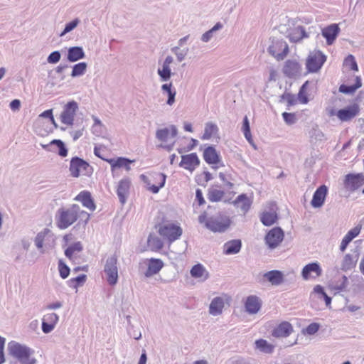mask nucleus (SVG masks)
<instances>
[{"mask_svg": "<svg viewBox=\"0 0 364 364\" xmlns=\"http://www.w3.org/2000/svg\"><path fill=\"white\" fill-rule=\"evenodd\" d=\"M360 112V107L357 103H354L337 112V117L342 122H348Z\"/></svg>", "mask_w": 364, "mask_h": 364, "instance_id": "obj_16", "label": "nucleus"}, {"mask_svg": "<svg viewBox=\"0 0 364 364\" xmlns=\"http://www.w3.org/2000/svg\"><path fill=\"white\" fill-rule=\"evenodd\" d=\"M242 247L240 240H232L226 242L223 245V253L228 255L238 253Z\"/></svg>", "mask_w": 364, "mask_h": 364, "instance_id": "obj_33", "label": "nucleus"}, {"mask_svg": "<svg viewBox=\"0 0 364 364\" xmlns=\"http://www.w3.org/2000/svg\"><path fill=\"white\" fill-rule=\"evenodd\" d=\"M104 272L106 276L107 283L111 285H115L118 282V267L117 257L116 255L109 257L104 266Z\"/></svg>", "mask_w": 364, "mask_h": 364, "instance_id": "obj_5", "label": "nucleus"}, {"mask_svg": "<svg viewBox=\"0 0 364 364\" xmlns=\"http://www.w3.org/2000/svg\"><path fill=\"white\" fill-rule=\"evenodd\" d=\"M218 132V126L212 122H208L205 125L204 132L201 137L203 140H208Z\"/></svg>", "mask_w": 364, "mask_h": 364, "instance_id": "obj_40", "label": "nucleus"}, {"mask_svg": "<svg viewBox=\"0 0 364 364\" xmlns=\"http://www.w3.org/2000/svg\"><path fill=\"white\" fill-rule=\"evenodd\" d=\"M220 179L224 183V187L228 189V190H230L233 188L234 186V184L230 182L226 177L225 174H224L223 173H219V175H218Z\"/></svg>", "mask_w": 364, "mask_h": 364, "instance_id": "obj_61", "label": "nucleus"}, {"mask_svg": "<svg viewBox=\"0 0 364 364\" xmlns=\"http://www.w3.org/2000/svg\"><path fill=\"white\" fill-rule=\"evenodd\" d=\"M79 205L73 204L68 208H59L55 215L56 226L60 230H65L72 225L77 220Z\"/></svg>", "mask_w": 364, "mask_h": 364, "instance_id": "obj_3", "label": "nucleus"}, {"mask_svg": "<svg viewBox=\"0 0 364 364\" xmlns=\"http://www.w3.org/2000/svg\"><path fill=\"white\" fill-rule=\"evenodd\" d=\"M360 230H361V227L360 225H357L355 228L350 230L347 232L346 236L347 237H348L350 240H353L355 237H356L359 235Z\"/></svg>", "mask_w": 364, "mask_h": 364, "instance_id": "obj_60", "label": "nucleus"}, {"mask_svg": "<svg viewBox=\"0 0 364 364\" xmlns=\"http://www.w3.org/2000/svg\"><path fill=\"white\" fill-rule=\"evenodd\" d=\"M140 178L147 186V189L153 193H158L161 188H163L166 183V175L163 173H156L154 175V178L156 182L159 183L156 185H151L149 178L144 174L141 175Z\"/></svg>", "mask_w": 364, "mask_h": 364, "instance_id": "obj_15", "label": "nucleus"}, {"mask_svg": "<svg viewBox=\"0 0 364 364\" xmlns=\"http://www.w3.org/2000/svg\"><path fill=\"white\" fill-rule=\"evenodd\" d=\"M58 269L61 278L66 279L69 276L70 272V268L62 260H59L58 262Z\"/></svg>", "mask_w": 364, "mask_h": 364, "instance_id": "obj_52", "label": "nucleus"}, {"mask_svg": "<svg viewBox=\"0 0 364 364\" xmlns=\"http://www.w3.org/2000/svg\"><path fill=\"white\" fill-rule=\"evenodd\" d=\"M340 32V28L336 23L331 24L322 29L321 34L326 38L328 45H332Z\"/></svg>", "mask_w": 364, "mask_h": 364, "instance_id": "obj_22", "label": "nucleus"}, {"mask_svg": "<svg viewBox=\"0 0 364 364\" xmlns=\"http://www.w3.org/2000/svg\"><path fill=\"white\" fill-rule=\"evenodd\" d=\"M328 193V188L325 185L320 186L314 193L311 205L314 208L321 207L325 201L326 197Z\"/></svg>", "mask_w": 364, "mask_h": 364, "instance_id": "obj_21", "label": "nucleus"}, {"mask_svg": "<svg viewBox=\"0 0 364 364\" xmlns=\"http://www.w3.org/2000/svg\"><path fill=\"white\" fill-rule=\"evenodd\" d=\"M309 37L308 33L306 32L305 28L299 26L291 30L288 34V38L291 42L297 43L303 38Z\"/></svg>", "mask_w": 364, "mask_h": 364, "instance_id": "obj_35", "label": "nucleus"}, {"mask_svg": "<svg viewBox=\"0 0 364 364\" xmlns=\"http://www.w3.org/2000/svg\"><path fill=\"white\" fill-rule=\"evenodd\" d=\"M130 180L129 178H123L118 183L117 188V194L122 204H124L127 201L130 188Z\"/></svg>", "mask_w": 364, "mask_h": 364, "instance_id": "obj_24", "label": "nucleus"}, {"mask_svg": "<svg viewBox=\"0 0 364 364\" xmlns=\"http://www.w3.org/2000/svg\"><path fill=\"white\" fill-rule=\"evenodd\" d=\"M224 299L220 296L215 297L210 302L209 313L213 316L220 315L224 308Z\"/></svg>", "mask_w": 364, "mask_h": 364, "instance_id": "obj_36", "label": "nucleus"}, {"mask_svg": "<svg viewBox=\"0 0 364 364\" xmlns=\"http://www.w3.org/2000/svg\"><path fill=\"white\" fill-rule=\"evenodd\" d=\"M322 274V269L318 262H311L305 265L301 271V276L304 280L316 278Z\"/></svg>", "mask_w": 364, "mask_h": 364, "instance_id": "obj_17", "label": "nucleus"}, {"mask_svg": "<svg viewBox=\"0 0 364 364\" xmlns=\"http://www.w3.org/2000/svg\"><path fill=\"white\" fill-rule=\"evenodd\" d=\"M87 64L85 62H80L77 64H75L72 67V72L70 74L71 77H77L82 76L85 73V72L87 70Z\"/></svg>", "mask_w": 364, "mask_h": 364, "instance_id": "obj_42", "label": "nucleus"}, {"mask_svg": "<svg viewBox=\"0 0 364 364\" xmlns=\"http://www.w3.org/2000/svg\"><path fill=\"white\" fill-rule=\"evenodd\" d=\"M140 178L147 186V189L153 193H158L161 188H163L166 183V175L163 173H156L154 175V178L156 182L159 183L156 185H151L149 178L144 174L141 175Z\"/></svg>", "mask_w": 364, "mask_h": 364, "instance_id": "obj_14", "label": "nucleus"}, {"mask_svg": "<svg viewBox=\"0 0 364 364\" xmlns=\"http://www.w3.org/2000/svg\"><path fill=\"white\" fill-rule=\"evenodd\" d=\"M262 300L256 295H250L246 298L245 308L249 314H255L261 309Z\"/></svg>", "mask_w": 364, "mask_h": 364, "instance_id": "obj_20", "label": "nucleus"}, {"mask_svg": "<svg viewBox=\"0 0 364 364\" xmlns=\"http://www.w3.org/2000/svg\"><path fill=\"white\" fill-rule=\"evenodd\" d=\"M282 117L285 123L288 125L294 124L297 121L296 116L294 113L283 112Z\"/></svg>", "mask_w": 364, "mask_h": 364, "instance_id": "obj_55", "label": "nucleus"}, {"mask_svg": "<svg viewBox=\"0 0 364 364\" xmlns=\"http://www.w3.org/2000/svg\"><path fill=\"white\" fill-rule=\"evenodd\" d=\"M268 52L277 60H282L288 54L289 46L282 39H273L272 45L268 48Z\"/></svg>", "mask_w": 364, "mask_h": 364, "instance_id": "obj_7", "label": "nucleus"}, {"mask_svg": "<svg viewBox=\"0 0 364 364\" xmlns=\"http://www.w3.org/2000/svg\"><path fill=\"white\" fill-rule=\"evenodd\" d=\"M326 56L321 51L311 53L306 60V68L310 73H316L318 71L325 61Z\"/></svg>", "mask_w": 364, "mask_h": 364, "instance_id": "obj_8", "label": "nucleus"}, {"mask_svg": "<svg viewBox=\"0 0 364 364\" xmlns=\"http://www.w3.org/2000/svg\"><path fill=\"white\" fill-rule=\"evenodd\" d=\"M90 168V164L82 159L75 156L70 160L69 170L73 177H79L81 172L87 173V169Z\"/></svg>", "mask_w": 364, "mask_h": 364, "instance_id": "obj_12", "label": "nucleus"}, {"mask_svg": "<svg viewBox=\"0 0 364 364\" xmlns=\"http://www.w3.org/2000/svg\"><path fill=\"white\" fill-rule=\"evenodd\" d=\"M79 109L77 102L74 100L66 103L60 115V122L68 126H72L74 124V119Z\"/></svg>", "mask_w": 364, "mask_h": 364, "instance_id": "obj_6", "label": "nucleus"}, {"mask_svg": "<svg viewBox=\"0 0 364 364\" xmlns=\"http://www.w3.org/2000/svg\"><path fill=\"white\" fill-rule=\"evenodd\" d=\"M42 320L55 326L59 320V316L55 313H50L44 315Z\"/></svg>", "mask_w": 364, "mask_h": 364, "instance_id": "obj_58", "label": "nucleus"}, {"mask_svg": "<svg viewBox=\"0 0 364 364\" xmlns=\"http://www.w3.org/2000/svg\"><path fill=\"white\" fill-rule=\"evenodd\" d=\"M87 276L85 274H80L75 278H72L68 281V286L77 289L79 286L82 285L86 281Z\"/></svg>", "mask_w": 364, "mask_h": 364, "instance_id": "obj_50", "label": "nucleus"}, {"mask_svg": "<svg viewBox=\"0 0 364 364\" xmlns=\"http://www.w3.org/2000/svg\"><path fill=\"white\" fill-rule=\"evenodd\" d=\"M293 331L291 324L287 321H283L277 326L272 331V335L275 338L288 337Z\"/></svg>", "mask_w": 364, "mask_h": 364, "instance_id": "obj_23", "label": "nucleus"}, {"mask_svg": "<svg viewBox=\"0 0 364 364\" xmlns=\"http://www.w3.org/2000/svg\"><path fill=\"white\" fill-rule=\"evenodd\" d=\"M364 183V175L363 173H348L344 180V187L350 191H355Z\"/></svg>", "mask_w": 364, "mask_h": 364, "instance_id": "obj_13", "label": "nucleus"}, {"mask_svg": "<svg viewBox=\"0 0 364 364\" xmlns=\"http://www.w3.org/2000/svg\"><path fill=\"white\" fill-rule=\"evenodd\" d=\"M171 52L174 53L178 62L183 61L188 52V48L181 49L179 46L173 47L171 49Z\"/></svg>", "mask_w": 364, "mask_h": 364, "instance_id": "obj_51", "label": "nucleus"}, {"mask_svg": "<svg viewBox=\"0 0 364 364\" xmlns=\"http://www.w3.org/2000/svg\"><path fill=\"white\" fill-rule=\"evenodd\" d=\"M60 58L61 54L60 51L55 50L48 55L47 58V62L50 64H55L60 61Z\"/></svg>", "mask_w": 364, "mask_h": 364, "instance_id": "obj_56", "label": "nucleus"}, {"mask_svg": "<svg viewBox=\"0 0 364 364\" xmlns=\"http://www.w3.org/2000/svg\"><path fill=\"white\" fill-rule=\"evenodd\" d=\"M148 268L145 272L146 277L156 274L163 268L164 263L160 259L151 258L148 261Z\"/></svg>", "mask_w": 364, "mask_h": 364, "instance_id": "obj_32", "label": "nucleus"}, {"mask_svg": "<svg viewBox=\"0 0 364 364\" xmlns=\"http://www.w3.org/2000/svg\"><path fill=\"white\" fill-rule=\"evenodd\" d=\"M41 117L43 118H48L50 120V122L56 127L57 124H55V119L53 117V110L52 109H47L44 112H43L40 115Z\"/></svg>", "mask_w": 364, "mask_h": 364, "instance_id": "obj_62", "label": "nucleus"}, {"mask_svg": "<svg viewBox=\"0 0 364 364\" xmlns=\"http://www.w3.org/2000/svg\"><path fill=\"white\" fill-rule=\"evenodd\" d=\"M203 159L208 164L214 165L221 162L220 154L213 146H209L204 149Z\"/></svg>", "mask_w": 364, "mask_h": 364, "instance_id": "obj_28", "label": "nucleus"}, {"mask_svg": "<svg viewBox=\"0 0 364 364\" xmlns=\"http://www.w3.org/2000/svg\"><path fill=\"white\" fill-rule=\"evenodd\" d=\"M85 58V53L81 46H73L68 49L67 60L70 63L77 62Z\"/></svg>", "mask_w": 364, "mask_h": 364, "instance_id": "obj_30", "label": "nucleus"}, {"mask_svg": "<svg viewBox=\"0 0 364 364\" xmlns=\"http://www.w3.org/2000/svg\"><path fill=\"white\" fill-rule=\"evenodd\" d=\"M263 277L274 286H278L284 281V274L279 270L269 271L264 273Z\"/></svg>", "mask_w": 364, "mask_h": 364, "instance_id": "obj_34", "label": "nucleus"}, {"mask_svg": "<svg viewBox=\"0 0 364 364\" xmlns=\"http://www.w3.org/2000/svg\"><path fill=\"white\" fill-rule=\"evenodd\" d=\"M255 348L258 349L259 351L264 353H271L273 352L274 346L269 344L264 339H258L255 342Z\"/></svg>", "mask_w": 364, "mask_h": 364, "instance_id": "obj_41", "label": "nucleus"}, {"mask_svg": "<svg viewBox=\"0 0 364 364\" xmlns=\"http://www.w3.org/2000/svg\"><path fill=\"white\" fill-rule=\"evenodd\" d=\"M192 277L199 279V281L205 282L209 278V273L205 267L198 263L192 267L190 271Z\"/></svg>", "mask_w": 364, "mask_h": 364, "instance_id": "obj_29", "label": "nucleus"}, {"mask_svg": "<svg viewBox=\"0 0 364 364\" xmlns=\"http://www.w3.org/2000/svg\"><path fill=\"white\" fill-rule=\"evenodd\" d=\"M55 146L58 148V154L61 157H65L68 156V150L65 143L60 139H53L49 144L42 145V147L48 151L55 152L52 146Z\"/></svg>", "mask_w": 364, "mask_h": 364, "instance_id": "obj_25", "label": "nucleus"}, {"mask_svg": "<svg viewBox=\"0 0 364 364\" xmlns=\"http://www.w3.org/2000/svg\"><path fill=\"white\" fill-rule=\"evenodd\" d=\"M320 325L317 323H311L305 328V333L308 335H314L319 330Z\"/></svg>", "mask_w": 364, "mask_h": 364, "instance_id": "obj_59", "label": "nucleus"}, {"mask_svg": "<svg viewBox=\"0 0 364 364\" xmlns=\"http://www.w3.org/2000/svg\"><path fill=\"white\" fill-rule=\"evenodd\" d=\"M242 131L244 134L245 138L247 141L252 144V136L250 131V122L247 116H245L243 119Z\"/></svg>", "mask_w": 364, "mask_h": 364, "instance_id": "obj_48", "label": "nucleus"}, {"mask_svg": "<svg viewBox=\"0 0 364 364\" xmlns=\"http://www.w3.org/2000/svg\"><path fill=\"white\" fill-rule=\"evenodd\" d=\"M301 69V65L297 61L288 60L285 62L283 73L287 77H294L300 74Z\"/></svg>", "mask_w": 364, "mask_h": 364, "instance_id": "obj_26", "label": "nucleus"}, {"mask_svg": "<svg viewBox=\"0 0 364 364\" xmlns=\"http://www.w3.org/2000/svg\"><path fill=\"white\" fill-rule=\"evenodd\" d=\"M277 210V205L274 203H270L268 210H264L260 213L261 223L264 226H271L274 224L278 220Z\"/></svg>", "mask_w": 364, "mask_h": 364, "instance_id": "obj_11", "label": "nucleus"}, {"mask_svg": "<svg viewBox=\"0 0 364 364\" xmlns=\"http://www.w3.org/2000/svg\"><path fill=\"white\" fill-rule=\"evenodd\" d=\"M55 325L47 323L46 321H44L42 320V331L44 333H50L55 328Z\"/></svg>", "mask_w": 364, "mask_h": 364, "instance_id": "obj_63", "label": "nucleus"}, {"mask_svg": "<svg viewBox=\"0 0 364 364\" xmlns=\"http://www.w3.org/2000/svg\"><path fill=\"white\" fill-rule=\"evenodd\" d=\"M82 249V245L80 242H74L65 250V255L71 259L75 253L81 252Z\"/></svg>", "mask_w": 364, "mask_h": 364, "instance_id": "obj_45", "label": "nucleus"}, {"mask_svg": "<svg viewBox=\"0 0 364 364\" xmlns=\"http://www.w3.org/2000/svg\"><path fill=\"white\" fill-rule=\"evenodd\" d=\"M75 200L80 202L82 205L90 211H94L96 208L94 200L89 191H81L75 198Z\"/></svg>", "mask_w": 364, "mask_h": 364, "instance_id": "obj_27", "label": "nucleus"}, {"mask_svg": "<svg viewBox=\"0 0 364 364\" xmlns=\"http://www.w3.org/2000/svg\"><path fill=\"white\" fill-rule=\"evenodd\" d=\"M178 134V129L175 125H171L169 127L157 129L156 132V138L163 143L168 142V139L175 138Z\"/></svg>", "mask_w": 364, "mask_h": 364, "instance_id": "obj_19", "label": "nucleus"}, {"mask_svg": "<svg viewBox=\"0 0 364 364\" xmlns=\"http://www.w3.org/2000/svg\"><path fill=\"white\" fill-rule=\"evenodd\" d=\"M235 205H237L244 213H246L252 205L251 200L246 194L239 195L235 200Z\"/></svg>", "mask_w": 364, "mask_h": 364, "instance_id": "obj_37", "label": "nucleus"}, {"mask_svg": "<svg viewBox=\"0 0 364 364\" xmlns=\"http://www.w3.org/2000/svg\"><path fill=\"white\" fill-rule=\"evenodd\" d=\"M225 195V192L214 188H210L208 190V198L211 202L220 201Z\"/></svg>", "mask_w": 364, "mask_h": 364, "instance_id": "obj_44", "label": "nucleus"}, {"mask_svg": "<svg viewBox=\"0 0 364 364\" xmlns=\"http://www.w3.org/2000/svg\"><path fill=\"white\" fill-rule=\"evenodd\" d=\"M80 23V20L77 18L67 23L65 26L63 31L59 34V36L63 37L65 35H66L67 33L71 32L79 25Z\"/></svg>", "mask_w": 364, "mask_h": 364, "instance_id": "obj_49", "label": "nucleus"}, {"mask_svg": "<svg viewBox=\"0 0 364 364\" xmlns=\"http://www.w3.org/2000/svg\"><path fill=\"white\" fill-rule=\"evenodd\" d=\"M106 161L110 164L112 171L114 169L119 168H124L127 171H129L131 169L130 164L134 161L125 157H118L116 159H110Z\"/></svg>", "mask_w": 364, "mask_h": 364, "instance_id": "obj_31", "label": "nucleus"}, {"mask_svg": "<svg viewBox=\"0 0 364 364\" xmlns=\"http://www.w3.org/2000/svg\"><path fill=\"white\" fill-rule=\"evenodd\" d=\"M354 266V260L353 257L351 255L347 254L345 255L343 264L342 269H350Z\"/></svg>", "mask_w": 364, "mask_h": 364, "instance_id": "obj_53", "label": "nucleus"}, {"mask_svg": "<svg viewBox=\"0 0 364 364\" xmlns=\"http://www.w3.org/2000/svg\"><path fill=\"white\" fill-rule=\"evenodd\" d=\"M157 73L161 82L168 81L172 75L171 68L168 65H166L164 64H162V66L158 68Z\"/></svg>", "mask_w": 364, "mask_h": 364, "instance_id": "obj_43", "label": "nucleus"}, {"mask_svg": "<svg viewBox=\"0 0 364 364\" xmlns=\"http://www.w3.org/2000/svg\"><path fill=\"white\" fill-rule=\"evenodd\" d=\"M362 86V82L360 77H355V82L353 85H348L343 84L339 87V91L344 94H352L357 89Z\"/></svg>", "mask_w": 364, "mask_h": 364, "instance_id": "obj_39", "label": "nucleus"}, {"mask_svg": "<svg viewBox=\"0 0 364 364\" xmlns=\"http://www.w3.org/2000/svg\"><path fill=\"white\" fill-rule=\"evenodd\" d=\"M147 243L149 247L154 250H159L164 246L162 240L156 236L149 235Z\"/></svg>", "mask_w": 364, "mask_h": 364, "instance_id": "obj_47", "label": "nucleus"}, {"mask_svg": "<svg viewBox=\"0 0 364 364\" xmlns=\"http://www.w3.org/2000/svg\"><path fill=\"white\" fill-rule=\"evenodd\" d=\"M284 101L287 102V109H289L291 106L296 104L297 99L294 95L285 92L280 96L279 102L282 103Z\"/></svg>", "mask_w": 364, "mask_h": 364, "instance_id": "obj_46", "label": "nucleus"}, {"mask_svg": "<svg viewBox=\"0 0 364 364\" xmlns=\"http://www.w3.org/2000/svg\"><path fill=\"white\" fill-rule=\"evenodd\" d=\"M284 236V231L281 228H274L267 233L265 242L269 248L274 249L282 242Z\"/></svg>", "mask_w": 364, "mask_h": 364, "instance_id": "obj_10", "label": "nucleus"}, {"mask_svg": "<svg viewBox=\"0 0 364 364\" xmlns=\"http://www.w3.org/2000/svg\"><path fill=\"white\" fill-rule=\"evenodd\" d=\"M159 234L169 243L178 240L182 235V228L172 223H164L159 225Z\"/></svg>", "mask_w": 364, "mask_h": 364, "instance_id": "obj_4", "label": "nucleus"}, {"mask_svg": "<svg viewBox=\"0 0 364 364\" xmlns=\"http://www.w3.org/2000/svg\"><path fill=\"white\" fill-rule=\"evenodd\" d=\"M200 164V160L196 153H191L181 156L179 166L185 169L193 171Z\"/></svg>", "mask_w": 364, "mask_h": 364, "instance_id": "obj_18", "label": "nucleus"}, {"mask_svg": "<svg viewBox=\"0 0 364 364\" xmlns=\"http://www.w3.org/2000/svg\"><path fill=\"white\" fill-rule=\"evenodd\" d=\"M198 222L203 224L209 230L213 232H224L230 226L231 220L226 214L218 212L209 215L206 212L200 214Z\"/></svg>", "mask_w": 364, "mask_h": 364, "instance_id": "obj_1", "label": "nucleus"}, {"mask_svg": "<svg viewBox=\"0 0 364 364\" xmlns=\"http://www.w3.org/2000/svg\"><path fill=\"white\" fill-rule=\"evenodd\" d=\"M53 242L54 235L52 231L48 228H44L39 232L34 239L35 245L41 253L44 252V246H50V243Z\"/></svg>", "mask_w": 364, "mask_h": 364, "instance_id": "obj_9", "label": "nucleus"}, {"mask_svg": "<svg viewBox=\"0 0 364 364\" xmlns=\"http://www.w3.org/2000/svg\"><path fill=\"white\" fill-rule=\"evenodd\" d=\"M161 91L164 94H167L168 100L166 103L171 106L175 102V97L176 95V91L173 87L172 82L163 84L161 85Z\"/></svg>", "mask_w": 364, "mask_h": 364, "instance_id": "obj_38", "label": "nucleus"}, {"mask_svg": "<svg viewBox=\"0 0 364 364\" xmlns=\"http://www.w3.org/2000/svg\"><path fill=\"white\" fill-rule=\"evenodd\" d=\"M344 63L347 66H349L351 70L354 71L358 70V67L353 55H348L346 58Z\"/></svg>", "mask_w": 364, "mask_h": 364, "instance_id": "obj_57", "label": "nucleus"}, {"mask_svg": "<svg viewBox=\"0 0 364 364\" xmlns=\"http://www.w3.org/2000/svg\"><path fill=\"white\" fill-rule=\"evenodd\" d=\"M8 350L14 359L11 364H36L37 360L33 357L34 350L30 347L11 341L8 343Z\"/></svg>", "mask_w": 364, "mask_h": 364, "instance_id": "obj_2", "label": "nucleus"}, {"mask_svg": "<svg viewBox=\"0 0 364 364\" xmlns=\"http://www.w3.org/2000/svg\"><path fill=\"white\" fill-rule=\"evenodd\" d=\"M348 284V280L346 276L343 275L341 278V280L338 281L336 284L333 286V289L338 291L344 290Z\"/></svg>", "mask_w": 364, "mask_h": 364, "instance_id": "obj_54", "label": "nucleus"}, {"mask_svg": "<svg viewBox=\"0 0 364 364\" xmlns=\"http://www.w3.org/2000/svg\"><path fill=\"white\" fill-rule=\"evenodd\" d=\"M78 218H80L86 224L90 219V214L86 211L81 210L79 207V213H77V219Z\"/></svg>", "mask_w": 364, "mask_h": 364, "instance_id": "obj_64", "label": "nucleus"}]
</instances>
